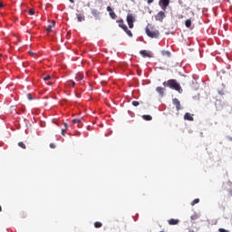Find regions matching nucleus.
<instances>
[{
    "instance_id": "nucleus-40",
    "label": "nucleus",
    "mask_w": 232,
    "mask_h": 232,
    "mask_svg": "<svg viewBox=\"0 0 232 232\" xmlns=\"http://www.w3.org/2000/svg\"><path fill=\"white\" fill-rule=\"evenodd\" d=\"M31 55H34V53H30Z\"/></svg>"
},
{
    "instance_id": "nucleus-20",
    "label": "nucleus",
    "mask_w": 232,
    "mask_h": 232,
    "mask_svg": "<svg viewBox=\"0 0 232 232\" xmlns=\"http://www.w3.org/2000/svg\"><path fill=\"white\" fill-rule=\"evenodd\" d=\"M126 34H127V35H129V37H133V34L128 29V27H127V30H123Z\"/></svg>"
},
{
    "instance_id": "nucleus-26",
    "label": "nucleus",
    "mask_w": 232,
    "mask_h": 232,
    "mask_svg": "<svg viewBox=\"0 0 232 232\" xmlns=\"http://www.w3.org/2000/svg\"><path fill=\"white\" fill-rule=\"evenodd\" d=\"M44 81H45V82L52 81V76L51 75H47V76L44 77Z\"/></svg>"
},
{
    "instance_id": "nucleus-17",
    "label": "nucleus",
    "mask_w": 232,
    "mask_h": 232,
    "mask_svg": "<svg viewBox=\"0 0 232 232\" xmlns=\"http://www.w3.org/2000/svg\"><path fill=\"white\" fill-rule=\"evenodd\" d=\"M142 119H144V121H152L153 117H151V115H143Z\"/></svg>"
},
{
    "instance_id": "nucleus-24",
    "label": "nucleus",
    "mask_w": 232,
    "mask_h": 232,
    "mask_svg": "<svg viewBox=\"0 0 232 232\" xmlns=\"http://www.w3.org/2000/svg\"><path fill=\"white\" fill-rule=\"evenodd\" d=\"M28 14H29V15H34L35 14V9H29Z\"/></svg>"
},
{
    "instance_id": "nucleus-28",
    "label": "nucleus",
    "mask_w": 232,
    "mask_h": 232,
    "mask_svg": "<svg viewBox=\"0 0 232 232\" xmlns=\"http://www.w3.org/2000/svg\"><path fill=\"white\" fill-rule=\"evenodd\" d=\"M139 104H140V103L138 101H133L132 102V106L137 107V106H139Z\"/></svg>"
},
{
    "instance_id": "nucleus-19",
    "label": "nucleus",
    "mask_w": 232,
    "mask_h": 232,
    "mask_svg": "<svg viewBox=\"0 0 232 232\" xmlns=\"http://www.w3.org/2000/svg\"><path fill=\"white\" fill-rule=\"evenodd\" d=\"M94 227H96L97 229H99V227H102V223L96 221L94 223Z\"/></svg>"
},
{
    "instance_id": "nucleus-2",
    "label": "nucleus",
    "mask_w": 232,
    "mask_h": 232,
    "mask_svg": "<svg viewBox=\"0 0 232 232\" xmlns=\"http://www.w3.org/2000/svg\"><path fill=\"white\" fill-rule=\"evenodd\" d=\"M148 37H151V39H157L160 35L159 30H150V28L146 27L145 29Z\"/></svg>"
},
{
    "instance_id": "nucleus-9",
    "label": "nucleus",
    "mask_w": 232,
    "mask_h": 232,
    "mask_svg": "<svg viewBox=\"0 0 232 232\" xmlns=\"http://www.w3.org/2000/svg\"><path fill=\"white\" fill-rule=\"evenodd\" d=\"M156 92L160 93V97H164V92H166V89L163 87H157Z\"/></svg>"
},
{
    "instance_id": "nucleus-23",
    "label": "nucleus",
    "mask_w": 232,
    "mask_h": 232,
    "mask_svg": "<svg viewBox=\"0 0 232 232\" xmlns=\"http://www.w3.org/2000/svg\"><path fill=\"white\" fill-rule=\"evenodd\" d=\"M198 202H200L199 198H196L191 202V206H195V204H198Z\"/></svg>"
},
{
    "instance_id": "nucleus-29",
    "label": "nucleus",
    "mask_w": 232,
    "mask_h": 232,
    "mask_svg": "<svg viewBox=\"0 0 232 232\" xmlns=\"http://www.w3.org/2000/svg\"><path fill=\"white\" fill-rule=\"evenodd\" d=\"M27 99L29 101H34V97L32 96V94H27Z\"/></svg>"
},
{
    "instance_id": "nucleus-36",
    "label": "nucleus",
    "mask_w": 232,
    "mask_h": 232,
    "mask_svg": "<svg viewBox=\"0 0 232 232\" xmlns=\"http://www.w3.org/2000/svg\"><path fill=\"white\" fill-rule=\"evenodd\" d=\"M47 84H48L49 86H53V83H52V82H49Z\"/></svg>"
},
{
    "instance_id": "nucleus-8",
    "label": "nucleus",
    "mask_w": 232,
    "mask_h": 232,
    "mask_svg": "<svg viewBox=\"0 0 232 232\" xmlns=\"http://www.w3.org/2000/svg\"><path fill=\"white\" fill-rule=\"evenodd\" d=\"M160 3L162 4V9L166 10L168 6H169V0H160Z\"/></svg>"
},
{
    "instance_id": "nucleus-30",
    "label": "nucleus",
    "mask_w": 232,
    "mask_h": 232,
    "mask_svg": "<svg viewBox=\"0 0 232 232\" xmlns=\"http://www.w3.org/2000/svg\"><path fill=\"white\" fill-rule=\"evenodd\" d=\"M107 12H109V14H111V12H113V9H111V6H107Z\"/></svg>"
},
{
    "instance_id": "nucleus-38",
    "label": "nucleus",
    "mask_w": 232,
    "mask_h": 232,
    "mask_svg": "<svg viewBox=\"0 0 232 232\" xmlns=\"http://www.w3.org/2000/svg\"><path fill=\"white\" fill-rule=\"evenodd\" d=\"M1 211H3V208L0 206V213H1Z\"/></svg>"
},
{
    "instance_id": "nucleus-4",
    "label": "nucleus",
    "mask_w": 232,
    "mask_h": 232,
    "mask_svg": "<svg viewBox=\"0 0 232 232\" xmlns=\"http://www.w3.org/2000/svg\"><path fill=\"white\" fill-rule=\"evenodd\" d=\"M133 23H135V17L131 14H127V24L129 28H133Z\"/></svg>"
},
{
    "instance_id": "nucleus-5",
    "label": "nucleus",
    "mask_w": 232,
    "mask_h": 232,
    "mask_svg": "<svg viewBox=\"0 0 232 232\" xmlns=\"http://www.w3.org/2000/svg\"><path fill=\"white\" fill-rule=\"evenodd\" d=\"M172 102H173L174 106H176L177 111H179L180 110V101H179V99L175 98L172 100Z\"/></svg>"
},
{
    "instance_id": "nucleus-11",
    "label": "nucleus",
    "mask_w": 232,
    "mask_h": 232,
    "mask_svg": "<svg viewBox=\"0 0 232 232\" xmlns=\"http://www.w3.org/2000/svg\"><path fill=\"white\" fill-rule=\"evenodd\" d=\"M55 26V21H53L46 28V32H48V34H50V32H52V28H53Z\"/></svg>"
},
{
    "instance_id": "nucleus-14",
    "label": "nucleus",
    "mask_w": 232,
    "mask_h": 232,
    "mask_svg": "<svg viewBox=\"0 0 232 232\" xmlns=\"http://www.w3.org/2000/svg\"><path fill=\"white\" fill-rule=\"evenodd\" d=\"M76 17L78 19V23H82V21H84V15H82V14H77Z\"/></svg>"
},
{
    "instance_id": "nucleus-31",
    "label": "nucleus",
    "mask_w": 232,
    "mask_h": 232,
    "mask_svg": "<svg viewBox=\"0 0 232 232\" xmlns=\"http://www.w3.org/2000/svg\"><path fill=\"white\" fill-rule=\"evenodd\" d=\"M219 232H229V230H227L226 228H218Z\"/></svg>"
},
{
    "instance_id": "nucleus-39",
    "label": "nucleus",
    "mask_w": 232,
    "mask_h": 232,
    "mask_svg": "<svg viewBox=\"0 0 232 232\" xmlns=\"http://www.w3.org/2000/svg\"><path fill=\"white\" fill-rule=\"evenodd\" d=\"M70 1V3H74V1L73 0H69Z\"/></svg>"
},
{
    "instance_id": "nucleus-10",
    "label": "nucleus",
    "mask_w": 232,
    "mask_h": 232,
    "mask_svg": "<svg viewBox=\"0 0 232 232\" xmlns=\"http://www.w3.org/2000/svg\"><path fill=\"white\" fill-rule=\"evenodd\" d=\"M168 222H169V226H177V224H179V220L171 218V219H169Z\"/></svg>"
},
{
    "instance_id": "nucleus-22",
    "label": "nucleus",
    "mask_w": 232,
    "mask_h": 232,
    "mask_svg": "<svg viewBox=\"0 0 232 232\" xmlns=\"http://www.w3.org/2000/svg\"><path fill=\"white\" fill-rule=\"evenodd\" d=\"M81 121V118H76L72 120V124H79V122Z\"/></svg>"
},
{
    "instance_id": "nucleus-13",
    "label": "nucleus",
    "mask_w": 232,
    "mask_h": 232,
    "mask_svg": "<svg viewBox=\"0 0 232 232\" xmlns=\"http://www.w3.org/2000/svg\"><path fill=\"white\" fill-rule=\"evenodd\" d=\"M92 15H93V17H99V15H101V12H99L97 9H92Z\"/></svg>"
},
{
    "instance_id": "nucleus-27",
    "label": "nucleus",
    "mask_w": 232,
    "mask_h": 232,
    "mask_svg": "<svg viewBox=\"0 0 232 232\" xmlns=\"http://www.w3.org/2000/svg\"><path fill=\"white\" fill-rule=\"evenodd\" d=\"M82 79H84V76L79 74L78 76H76V81H82Z\"/></svg>"
},
{
    "instance_id": "nucleus-6",
    "label": "nucleus",
    "mask_w": 232,
    "mask_h": 232,
    "mask_svg": "<svg viewBox=\"0 0 232 232\" xmlns=\"http://www.w3.org/2000/svg\"><path fill=\"white\" fill-rule=\"evenodd\" d=\"M117 23H118L120 28H122V30H127L128 26L126 24H124V20H122V19L117 20Z\"/></svg>"
},
{
    "instance_id": "nucleus-1",
    "label": "nucleus",
    "mask_w": 232,
    "mask_h": 232,
    "mask_svg": "<svg viewBox=\"0 0 232 232\" xmlns=\"http://www.w3.org/2000/svg\"><path fill=\"white\" fill-rule=\"evenodd\" d=\"M163 86H167L168 88H170L171 90H175L176 92H179V93L182 92V87L180 86V83H178L177 80H175V79H170L167 82H164Z\"/></svg>"
},
{
    "instance_id": "nucleus-37",
    "label": "nucleus",
    "mask_w": 232,
    "mask_h": 232,
    "mask_svg": "<svg viewBox=\"0 0 232 232\" xmlns=\"http://www.w3.org/2000/svg\"><path fill=\"white\" fill-rule=\"evenodd\" d=\"M3 3L0 2V8H3Z\"/></svg>"
},
{
    "instance_id": "nucleus-21",
    "label": "nucleus",
    "mask_w": 232,
    "mask_h": 232,
    "mask_svg": "<svg viewBox=\"0 0 232 232\" xmlns=\"http://www.w3.org/2000/svg\"><path fill=\"white\" fill-rule=\"evenodd\" d=\"M109 14H110V16L111 17V19H117V14H115V12L112 11Z\"/></svg>"
},
{
    "instance_id": "nucleus-35",
    "label": "nucleus",
    "mask_w": 232,
    "mask_h": 232,
    "mask_svg": "<svg viewBox=\"0 0 232 232\" xmlns=\"http://www.w3.org/2000/svg\"><path fill=\"white\" fill-rule=\"evenodd\" d=\"M68 123H64V130H68Z\"/></svg>"
},
{
    "instance_id": "nucleus-7",
    "label": "nucleus",
    "mask_w": 232,
    "mask_h": 232,
    "mask_svg": "<svg viewBox=\"0 0 232 232\" xmlns=\"http://www.w3.org/2000/svg\"><path fill=\"white\" fill-rule=\"evenodd\" d=\"M184 120L185 121H195V119L193 118V116L189 112L185 113Z\"/></svg>"
},
{
    "instance_id": "nucleus-16",
    "label": "nucleus",
    "mask_w": 232,
    "mask_h": 232,
    "mask_svg": "<svg viewBox=\"0 0 232 232\" xmlns=\"http://www.w3.org/2000/svg\"><path fill=\"white\" fill-rule=\"evenodd\" d=\"M185 26H186L187 28H191V19L186 20V22H185Z\"/></svg>"
},
{
    "instance_id": "nucleus-34",
    "label": "nucleus",
    "mask_w": 232,
    "mask_h": 232,
    "mask_svg": "<svg viewBox=\"0 0 232 232\" xmlns=\"http://www.w3.org/2000/svg\"><path fill=\"white\" fill-rule=\"evenodd\" d=\"M154 0H147L148 5H151V3H153Z\"/></svg>"
},
{
    "instance_id": "nucleus-25",
    "label": "nucleus",
    "mask_w": 232,
    "mask_h": 232,
    "mask_svg": "<svg viewBox=\"0 0 232 232\" xmlns=\"http://www.w3.org/2000/svg\"><path fill=\"white\" fill-rule=\"evenodd\" d=\"M68 86H72V88H73L74 86H75V82H73V81H69L68 82Z\"/></svg>"
},
{
    "instance_id": "nucleus-33",
    "label": "nucleus",
    "mask_w": 232,
    "mask_h": 232,
    "mask_svg": "<svg viewBox=\"0 0 232 232\" xmlns=\"http://www.w3.org/2000/svg\"><path fill=\"white\" fill-rule=\"evenodd\" d=\"M50 148H52V150H55V144L54 143H51L50 144Z\"/></svg>"
},
{
    "instance_id": "nucleus-18",
    "label": "nucleus",
    "mask_w": 232,
    "mask_h": 232,
    "mask_svg": "<svg viewBox=\"0 0 232 232\" xmlns=\"http://www.w3.org/2000/svg\"><path fill=\"white\" fill-rule=\"evenodd\" d=\"M18 146L22 148V150H26V145L23 141L18 142Z\"/></svg>"
},
{
    "instance_id": "nucleus-3",
    "label": "nucleus",
    "mask_w": 232,
    "mask_h": 232,
    "mask_svg": "<svg viewBox=\"0 0 232 232\" xmlns=\"http://www.w3.org/2000/svg\"><path fill=\"white\" fill-rule=\"evenodd\" d=\"M165 18H166V13H164V11H160L155 15V21H159L160 23H162V21H164Z\"/></svg>"
},
{
    "instance_id": "nucleus-12",
    "label": "nucleus",
    "mask_w": 232,
    "mask_h": 232,
    "mask_svg": "<svg viewBox=\"0 0 232 232\" xmlns=\"http://www.w3.org/2000/svg\"><path fill=\"white\" fill-rule=\"evenodd\" d=\"M140 55H142V57H151V55L146 50L140 51Z\"/></svg>"
},
{
    "instance_id": "nucleus-15",
    "label": "nucleus",
    "mask_w": 232,
    "mask_h": 232,
    "mask_svg": "<svg viewBox=\"0 0 232 232\" xmlns=\"http://www.w3.org/2000/svg\"><path fill=\"white\" fill-rule=\"evenodd\" d=\"M161 55L166 57H171V53L169 51H162Z\"/></svg>"
},
{
    "instance_id": "nucleus-32",
    "label": "nucleus",
    "mask_w": 232,
    "mask_h": 232,
    "mask_svg": "<svg viewBox=\"0 0 232 232\" xmlns=\"http://www.w3.org/2000/svg\"><path fill=\"white\" fill-rule=\"evenodd\" d=\"M66 130H67V129H63V130H62V135H63V136L66 135Z\"/></svg>"
}]
</instances>
